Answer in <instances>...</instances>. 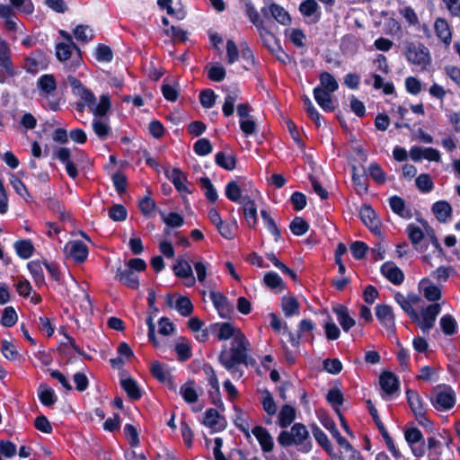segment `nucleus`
Listing matches in <instances>:
<instances>
[{
	"label": "nucleus",
	"instance_id": "1",
	"mask_svg": "<svg viewBox=\"0 0 460 460\" xmlns=\"http://www.w3.org/2000/svg\"><path fill=\"white\" fill-rule=\"evenodd\" d=\"M249 349V341L241 332H237L231 342L230 349L227 350L225 348L221 351L218 360L226 369L234 374L237 370V365H248L250 361L252 362V358L248 356Z\"/></svg>",
	"mask_w": 460,
	"mask_h": 460
},
{
	"label": "nucleus",
	"instance_id": "2",
	"mask_svg": "<svg viewBox=\"0 0 460 460\" xmlns=\"http://www.w3.org/2000/svg\"><path fill=\"white\" fill-rule=\"evenodd\" d=\"M277 440L284 447L296 446L299 451L305 453L312 449L309 431L302 423H295L289 430H282L279 434Z\"/></svg>",
	"mask_w": 460,
	"mask_h": 460
},
{
	"label": "nucleus",
	"instance_id": "3",
	"mask_svg": "<svg viewBox=\"0 0 460 460\" xmlns=\"http://www.w3.org/2000/svg\"><path fill=\"white\" fill-rule=\"evenodd\" d=\"M56 56L64 64L66 72H74L82 64L80 49L75 50L74 46L67 43L56 45Z\"/></svg>",
	"mask_w": 460,
	"mask_h": 460
},
{
	"label": "nucleus",
	"instance_id": "4",
	"mask_svg": "<svg viewBox=\"0 0 460 460\" xmlns=\"http://www.w3.org/2000/svg\"><path fill=\"white\" fill-rule=\"evenodd\" d=\"M432 405L438 411H448L456 402V394L449 385H437L433 389Z\"/></svg>",
	"mask_w": 460,
	"mask_h": 460
},
{
	"label": "nucleus",
	"instance_id": "5",
	"mask_svg": "<svg viewBox=\"0 0 460 460\" xmlns=\"http://www.w3.org/2000/svg\"><path fill=\"white\" fill-rule=\"evenodd\" d=\"M405 56L410 63L425 66L429 63V49L422 44L410 42L406 46Z\"/></svg>",
	"mask_w": 460,
	"mask_h": 460
},
{
	"label": "nucleus",
	"instance_id": "6",
	"mask_svg": "<svg viewBox=\"0 0 460 460\" xmlns=\"http://www.w3.org/2000/svg\"><path fill=\"white\" fill-rule=\"evenodd\" d=\"M404 438L415 456L421 457L425 455L426 449L423 436L419 429L415 427L406 429Z\"/></svg>",
	"mask_w": 460,
	"mask_h": 460
},
{
	"label": "nucleus",
	"instance_id": "7",
	"mask_svg": "<svg viewBox=\"0 0 460 460\" xmlns=\"http://www.w3.org/2000/svg\"><path fill=\"white\" fill-rule=\"evenodd\" d=\"M441 306L438 303H433L422 309L420 320L415 321L423 332H429L434 326L437 316L440 314Z\"/></svg>",
	"mask_w": 460,
	"mask_h": 460
},
{
	"label": "nucleus",
	"instance_id": "8",
	"mask_svg": "<svg viewBox=\"0 0 460 460\" xmlns=\"http://www.w3.org/2000/svg\"><path fill=\"white\" fill-rule=\"evenodd\" d=\"M66 254L78 263L84 262L88 256V248L82 241L67 243L64 248Z\"/></svg>",
	"mask_w": 460,
	"mask_h": 460
},
{
	"label": "nucleus",
	"instance_id": "9",
	"mask_svg": "<svg viewBox=\"0 0 460 460\" xmlns=\"http://www.w3.org/2000/svg\"><path fill=\"white\" fill-rule=\"evenodd\" d=\"M203 424L211 429L214 432H218L226 429V420L217 410L208 409L205 412Z\"/></svg>",
	"mask_w": 460,
	"mask_h": 460
},
{
	"label": "nucleus",
	"instance_id": "10",
	"mask_svg": "<svg viewBox=\"0 0 460 460\" xmlns=\"http://www.w3.org/2000/svg\"><path fill=\"white\" fill-rule=\"evenodd\" d=\"M209 297L222 318H229L233 312V305L226 296L219 292L211 291Z\"/></svg>",
	"mask_w": 460,
	"mask_h": 460
},
{
	"label": "nucleus",
	"instance_id": "11",
	"mask_svg": "<svg viewBox=\"0 0 460 460\" xmlns=\"http://www.w3.org/2000/svg\"><path fill=\"white\" fill-rule=\"evenodd\" d=\"M376 316L378 321L390 331H394L395 319L393 309L388 305H377L376 306Z\"/></svg>",
	"mask_w": 460,
	"mask_h": 460
},
{
	"label": "nucleus",
	"instance_id": "12",
	"mask_svg": "<svg viewBox=\"0 0 460 460\" xmlns=\"http://www.w3.org/2000/svg\"><path fill=\"white\" fill-rule=\"evenodd\" d=\"M243 206V215L250 227H255L257 224V208L254 200L249 195H244L240 200Z\"/></svg>",
	"mask_w": 460,
	"mask_h": 460
},
{
	"label": "nucleus",
	"instance_id": "13",
	"mask_svg": "<svg viewBox=\"0 0 460 460\" xmlns=\"http://www.w3.org/2000/svg\"><path fill=\"white\" fill-rule=\"evenodd\" d=\"M115 278L131 289H137L139 287L138 275L126 266L117 269Z\"/></svg>",
	"mask_w": 460,
	"mask_h": 460
},
{
	"label": "nucleus",
	"instance_id": "14",
	"mask_svg": "<svg viewBox=\"0 0 460 460\" xmlns=\"http://www.w3.org/2000/svg\"><path fill=\"white\" fill-rule=\"evenodd\" d=\"M252 433L257 438L263 452L270 453L273 450V438L265 428L261 426H256L252 429Z\"/></svg>",
	"mask_w": 460,
	"mask_h": 460
},
{
	"label": "nucleus",
	"instance_id": "15",
	"mask_svg": "<svg viewBox=\"0 0 460 460\" xmlns=\"http://www.w3.org/2000/svg\"><path fill=\"white\" fill-rule=\"evenodd\" d=\"M173 271L177 277L186 279L185 285L187 287H192L195 284L192 268L187 261L182 259L177 260L176 264L173 266Z\"/></svg>",
	"mask_w": 460,
	"mask_h": 460
},
{
	"label": "nucleus",
	"instance_id": "16",
	"mask_svg": "<svg viewBox=\"0 0 460 460\" xmlns=\"http://www.w3.org/2000/svg\"><path fill=\"white\" fill-rule=\"evenodd\" d=\"M299 12L310 18L312 23H317L321 19L320 6L315 0L303 1L299 5Z\"/></svg>",
	"mask_w": 460,
	"mask_h": 460
},
{
	"label": "nucleus",
	"instance_id": "17",
	"mask_svg": "<svg viewBox=\"0 0 460 460\" xmlns=\"http://www.w3.org/2000/svg\"><path fill=\"white\" fill-rule=\"evenodd\" d=\"M379 384L382 390L387 394L392 395L399 389V380L396 376L389 371H384L379 376Z\"/></svg>",
	"mask_w": 460,
	"mask_h": 460
},
{
	"label": "nucleus",
	"instance_id": "18",
	"mask_svg": "<svg viewBox=\"0 0 460 460\" xmlns=\"http://www.w3.org/2000/svg\"><path fill=\"white\" fill-rule=\"evenodd\" d=\"M165 173L181 195L191 193L190 190L185 185L187 175L183 172L178 168H173L171 172H166Z\"/></svg>",
	"mask_w": 460,
	"mask_h": 460
},
{
	"label": "nucleus",
	"instance_id": "19",
	"mask_svg": "<svg viewBox=\"0 0 460 460\" xmlns=\"http://www.w3.org/2000/svg\"><path fill=\"white\" fill-rule=\"evenodd\" d=\"M360 217L363 223L374 233H379L380 221L375 210L369 206H364L360 209Z\"/></svg>",
	"mask_w": 460,
	"mask_h": 460
},
{
	"label": "nucleus",
	"instance_id": "20",
	"mask_svg": "<svg viewBox=\"0 0 460 460\" xmlns=\"http://www.w3.org/2000/svg\"><path fill=\"white\" fill-rule=\"evenodd\" d=\"M37 86L40 89V95L49 98L57 89V82L53 75H43L39 77Z\"/></svg>",
	"mask_w": 460,
	"mask_h": 460
},
{
	"label": "nucleus",
	"instance_id": "21",
	"mask_svg": "<svg viewBox=\"0 0 460 460\" xmlns=\"http://www.w3.org/2000/svg\"><path fill=\"white\" fill-rule=\"evenodd\" d=\"M382 274L394 285H400L404 280L403 272L393 262H385L381 267Z\"/></svg>",
	"mask_w": 460,
	"mask_h": 460
},
{
	"label": "nucleus",
	"instance_id": "22",
	"mask_svg": "<svg viewBox=\"0 0 460 460\" xmlns=\"http://www.w3.org/2000/svg\"><path fill=\"white\" fill-rule=\"evenodd\" d=\"M314 97L323 111H332L334 110L332 93L327 92L323 87H315L314 89Z\"/></svg>",
	"mask_w": 460,
	"mask_h": 460
},
{
	"label": "nucleus",
	"instance_id": "23",
	"mask_svg": "<svg viewBox=\"0 0 460 460\" xmlns=\"http://www.w3.org/2000/svg\"><path fill=\"white\" fill-rule=\"evenodd\" d=\"M337 320L344 332H349L356 324V321L349 314V310L342 305L333 307Z\"/></svg>",
	"mask_w": 460,
	"mask_h": 460
},
{
	"label": "nucleus",
	"instance_id": "24",
	"mask_svg": "<svg viewBox=\"0 0 460 460\" xmlns=\"http://www.w3.org/2000/svg\"><path fill=\"white\" fill-rule=\"evenodd\" d=\"M419 288L429 301L436 302L441 297L440 288L433 285L428 279H423L420 281Z\"/></svg>",
	"mask_w": 460,
	"mask_h": 460
},
{
	"label": "nucleus",
	"instance_id": "25",
	"mask_svg": "<svg viewBox=\"0 0 460 460\" xmlns=\"http://www.w3.org/2000/svg\"><path fill=\"white\" fill-rule=\"evenodd\" d=\"M432 211L439 222H447L452 214V208L447 201L441 200L432 206Z\"/></svg>",
	"mask_w": 460,
	"mask_h": 460
},
{
	"label": "nucleus",
	"instance_id": "26",
	"mask_svg": "<svg viewBox=\"0 0 460 460\" xmlns=\"http://www.w3.org/2000/svg\"><path fill=\"white\" fill-rule=\"evenodd\" d=\"M407 400L411 411L414 412L416 418L424 419V409L422 407L421 400L417 392L408 390L406 392Z\"/></svg>",
	"mask_w": 460,
	"mask_h": 460
},
{
	"label": "nucleus",
	"instance_id": "27",
	"mask_svg": "<svg viewBox=\"0 0 460 460\" xmlns=\"http://www.w3.org/2000/svg\"><path fill=\"white\" fill-rule=\"evenodd\" d=\"M270 15L280 24L288 25L291 22L289 13L280 5L270 3L269 4Z\"/></svg>",
	"mask_w": 460,
	"mask_h": 460
},
{
	"label": "nucleus",
	"instance_id": "28",
	"mask_svg": "<svg viewBox=\"0 0 460 460\" xmlns=\"http://www.w3.org/2000/svg\"><path fill=\"white\" fill-rule=\"evenodd\" d=\"M0 67H3L10 76L15 74L10 59V49L5 42H0Z\"/></svg>",
	"mask_w": 460,
	"mask_h": 460
},
{
	"label": "nucleus",
	"instance_id": "29",
	"mask_svg": "<svg viewBox=\"0 0 460 460\" xmlns=\"http://www.w3.org/2000/svg\"><path fill=\"white\" fill-rule=\"evenodd\" d=\"M258 31H260V36L263 45L269 49L270 53H275L276 51L279 50V42L271 32L267 31L264 27L263 29Z\"/></svg>",
	"mask_w": 460,
	"mask_h": 460
},
{
	"label": "nucleus",
	"instance_id": "30",
	"mask_svg": "<svg viewBox=\"0 0 460 460\" xmlns=\"http://www.w3.org/2000/svg\"><path fill=\"white\" fill-rule=\"evenodd\" d=\"M120 385L132 400H138L141 397L140 388L133 378H121Z\"/></svg>",
	"mask_w": 460,
	"mask_h": 460
},
{
	"label": "nucleus",
	"instance_id": "31",
	"mask_svg": "<svg viewBox=\"0 0 460 460\" xmlns=\"http://www.w3.org/2000/svg\"><path fill=\"white\" fill-rule=\"evenodd\" d=\"M435 31L437 36L447 45L451 41V31L446 20L438 18L435 22Z\"/></svg>",
	"mask_w": 460,
	"mask_h": 460
},
{
	"label": "nucleus",
	"instance_id": "32",
	"mask_svg": "<svg viewBox=\"0 0 460 460\" xmlns=\"http://www.w3.org/2000/svg\"><path fill=\"white\" fill-rule=\"evenodd\" d=\"M295 418H296L295 409L292 406L286 404L281 408V410L279 413V417H278L279 425L281 428H287L293 422Z\"/></svg>",
	"mask_w": 460,
	"mask_h": 460
},
{
	"label": "nucleus",
	"instance_id": "33",
	"mask_svg": "<svg viewBox=\"0 0 460 460\" xmlns=\"http://www.w3.org/2000/svg\"><path fill=\"white\" fill-rule=\"evenodd\" d=\"M281 307L286 317H291L299 314V303L294 296H284Z\"/></svg>",
	"mask_w": 460,
	"mask_h": 460
},
{
	"label": "nucleus",
	"instance_id": "34",
	"mask_svg": "<svg viewBox=\"0 0 460 460\" xmlns=\"http://www.w3.org/2000/svg\"><path fill=\"white\" fill-rule=\"evenodd\" d=\"M39 399L45 406H50L57 401V396L54 390L48 386L46 384H41L38 390Z\"/></svg>",
	"mask_w": 460,
	"mask_h": 460
},
{
	"label": "nucleus",
	"instance_id": "35",
	"mask_svg": "<svg viewBox=\"0 0 460 460\" xmlns=\"http://www.w3.org/2000/svg\"><path fill=\"white\" fill-rule=\"evenodd\" d=\"M394 300L402 309L411 318L412 321H419L420 314L413 309V305L405 298L402 293L397 292L394 295Z\"/></svg>",
	"mask_w": 460,
	"mask_h": 460
},
{
	"label": "nucleus",
	"instance_id": "36",
	"mask_svg": "<svg viewBox=\"0 0 460 460\" xmlns=\"http://www.w3.org/2000/svg\"><path fill=\"white\" fill-rule=\"evenodd\" d=\"M320 84L317 87H323L330 93H334L339 88V84L335 77L329 72H322L319 75Z\"/></svg>",
	"mask_w": 460,
	"mask_h": 460
},
{
	"label": "nucleus",
	"instance_id": "37",
	"mask_svg": "<svg viewBox=\"0 0 460 460\" xmlns=\"http://www.w3.org/2000/svg\"><path fill=\"white\" fill-rule=\"evenodd\" d=\"M244 190L245 189L239 186L235 181H231L226 184L225 193L229 200L240 203V200H242V198L244 196L242 195Z\"/></svg>",
	"mask_w": 460,
	"mask_h": 460
},
{
	"label": "nucleus",
	"instance_id": "38",
	"mask_svg": "<svg viewBox=\"0 0 460 460\" xmlns=\"http://www.w3.org/2000/svg\"><path fill=\"white\" fill-rule=\"evenodd\" d=\"M180 394L182 396L187 403H193L197 402L199 394L194 388V382L189 381L180 387Z\"/></svg>",
	"mask_w": 460,
	"mask_h": 460
},
{
	"label": "nucleus",
	"instance_id": "39",
	"mask_svg": "<svg viewBox=\"0 0 460 460\" xmlns=\"http://www.w3.org/2000/svg\"><path fill=\"white\" fill-rule=\"evenodd\" d=\"M216 164L227 170L233 171L236 165V159L234 155H228L225 152H218L215 156Z\"/></svg>",
	"mask_w": 460,
	"mask_h": 460
},
{
	"label": "nucleus",
	"instance_id": "40",
	"mask_svg": "<svg viewBox=\"0 0 460 460\" xmlns=\"http://www.w3.org/2000/svg\"><path fill=\"white\" fill-rule=\"evenodd\" d=\"M312 433L317 443L327 452L331 453L332 444L326 434L315 424L311 426Z\"/></svg>",
	"mask_w": 460,
	"mask_h": 460
},
{
	"label": "nucleus",
	"instance_id": "41",
	"mask_svg": "<svg viewBox=\"0 0 460 460\" xmlns=\"http://www.w3.org/2000/svg\"><path fill=\"white\" fill-rule=\"evenodd\" d=\"M442 332L446 335H454L457 331V323L451 314H445L439 322Z\"/></svg>",
	"mask_w": 460,
	"mask_h": 460
},
{
	"label": "nucleus",
	"instance_id": "42",
	"mask_svg": "<svg viewBox=\"0 0 460 460\" xmlns=\"http://www.w3.org/2000/svg\"><path fill=\"white\" fill-rule=\"evenodd\" d=\"M17 254L22 259H28L32 255L34 247L30 240H21L14 243Z\"/></svg>",
	"mask_w": 460,
	"mask_h": 460
},
{
	"label": "nucleus",
	"instance_id": "43",
	"mask_svg": "<svg viewBox=\"0 0 460 460\" xmlns=\"http://www.w3.org/2000/svg\"><path fill=\"white\" fill-rule=\"evenodd\" d=\"M111 108V101L108 95H102L100 98V102H97L93 104L92 109L90 110L93 114L97 117L104 116L107 111Z\"/></svg>",
	"mask_w": 460,
	"mask_h": 460
},
{
	"label": "nucleus",
	"instance_id": "44",
	"mask_svg": "<svg viewBox=\"0 0 460 460\" xmlns=\"http://www.w3.org/2000/svg\"><path fill=\"white\" fill-rule=\"evenodd\" d=\"M245 13L248 16L250 22L255 25L258 30L263 29V22L261 21L259 13L256 11L250 0L245 2Z\"/></svg>",
	"mask_w": 460,
	"mask_h": 460
},
{
	"label": "nucleus",
	"instance_id": "45",
	"mask_svg": "<svg viewBox=\"0 0 460 460\" xmlns=\"http://www.w3.org/2000/svg\"><path fill=\"white\" fill-rule=\"evenodd\" d=\"M75 38L83 43H87L93 38V32L87 25H77L74 30Z\"/></svg>",
	"mask_w": 460,
	"mask_h": 460
},
{
	"label": "nucleus",
	"instance_id": "46",
	"mask_svg": "<svg viewBox=\"0 0 460 460\" xmlns=\"http://www.w3.org/2000/svg\"><path fill=\"white\" fill-rule=\"evenodd\" d=\"M31 274L33 277V279L38 286H42L45 282L44 274L42 270V267L40 261H30L27 265Z\"/></svg>",
	"mask_w": 460,
	"mask_h": 460
},
{
	"label": "nucleus",
	"instance_id": "47",
	"mask_svg": "<svg viewBox=\"0 0 460 460\" xmlns=\"http://www.w3.org/2000/svg\"><path fill=\"white\" fill-rule=\"evenodd\" d=\"M389 204L392 208V210L400 215L402 217H410L411 214L409 211H405V202L404 200L398 197V196H393L389 199Z\"/></svg>",
	"mask_w": 460,
	"mask_h": 460
},
{
	"label": "nucleus",
	"instance_id": "48",
	"mask_svg": "<svg viewBox=\"0 0 460 460\" xmlns=\"http://www.w3.org/2000/svg\"><path fill=\"white\" fill-rule=\"evenodd\" d=\"M238 99V93L236 91L229 92L226 98L222 107L223 113L226 117H229L234 113V103Z\"/></svg>",
	"mask_w": 460,
	"mask_h": 460
},
{
	"label": "nucleus",
	"instance_id": "49",
	"mask_svg": "<svg viewBox=\"0 0 460 460\" xmlns=\"http://www.w3.org/2000/svg\"><path fill=\"white\" fill-rule=\"evenodd\" d=\"M93 129L101 139H105L111 134V127L103 122L102 119L95 118L93 121Z\"/></svg>",
	"mask_w": 460,
	"mask_h": 460
},
{
	"label": "nucleus",
	"instance_id": "50",
	"mask_svg": "<svg viewBox=\"0 0 460 460\" xmlns=\"http://www.w3.org/2000/svg\"><path fill=\"white\" fill-rule=\"evenodd\" d=\"M289 228L295 235L299 236L305 234L308 231L309 225L302 217H296L290 223Z\"/></svg>",
	"mask_w": 460,
	"mask_h": 460
},
{
	"label": "nucleus",
	"instance_id": "51",
	"mask_svg": "<svg viewBox=\"0 0 460 460\" xmlns=\"http://www.w3.org/2000/svg\"><path fill=\"white\" fill-rule=\"evenodd\" d=\"M163 221L170 227H180L183 225V217L176 212H171L166 215L164 211H160Z\"/></svg>",
	"mask_w": 460,
	"mask_h": 460
},
{
	"label": "nucleus",
	"instance_id": "52",
	"mask_svg": "<svg viewBox=\"0 0 460 460\" xmlns=\"http://www.w3.org/2000/svg\"><path fill=\"white\" fill-rule=\"evenodd\" d=\"M407 234L409 236V239L411 240V243L415 246V248L418 250V245L420 244V241L424 238V233L420 229V227L411 224L407 226Z\"/></svg>",
	"mask_w": 460,
	"mask_h": 460
},
{
	"label": "nucleus",
	"instance_id": "53",
	"mask_svg": "<svg viewBox=\"0 0 460 460\" xmlns=\"http://www.w3.org/2000/svg\"><path fill=\"white\" fill-rule=\"evenodd\" d=\"M200 185L201 188L205 190L206 198L211 202H216L218 195L210 180L208 177L201 178Z\"/></svg>",
	"mask_w": 460,
	"mask_h": 460
},
{
	"label": "nucleus",
	"instance_id": "54",
	"mask_svg": "<svg viewBox=\"0 0 460 460\" xmlns=\"http://www.w3.org/2000/svg\"><path fill=\"white\" fill-rule=\"evenodd\" d=\"M17 314L13 306H7L4 309L1 324L5 327H12L17 322Z\"/></svg>",
	"mask_w": 460,
	"mask_h": 460
},
{
	"label": "nucleus",
	"instance_id": "55",
	"mask_svg": "<svg viewBox=\"0 0 460 460\" xmlns=\"http://www.w3.org/2000/svg\"><path fill=\"white\" fill-rule=\"evenodd\" d=\"M264 283L271 289L279 288L283 290L285 288L282 279L275 272H268L264 276Z\"/></svg>",
	"mask_w": 460,
	"mask_h": 460
},
{
	"label": "nucleus",
	"instance_id": "56",
	"mask_svg": "<svg viewBox=\"0 0 460 460\" xmlns=\"http://www.w3.org/2000/svg\"><path fill=\"white\" fill-rule=\"evenodd\" d=\"M327 340L335 341L340 337L341 331L337 324L328 316V321L323 325Z\"/></svg>",
	"mask_w": 460,
	"mask_h": 460
},
{
	"label": "nucleus",
	"instance_id": "57",
	"mask_svg": "<svg viewBox=\"0 0 460 460\" xmlns=\"http://www.w3.org/2000/svg\"><path fill=\"white\" fill-rule=\"evenodd\" d=\"M428 448L429 450V460H439L441 455V442L435 438L431 437L428 438Z\"/></svg>",
	"mask_w": 460,
	"mask_h": 460
},
{
	"label": "nucleus",
	"instance_id": "58",
	"mask_svg": "<svg viewBox=\"0 0 460 460\" xmlns=\"http://www.w3.org/2000/svg\"><path fill=\"white\" fill-rule=\"evenodd\" d=\"M175 307L178 310V312L183 316L190 315L193 310L191 301L186 296H180L176 301Z\"/></svg>",
	"mask_w": 460,
	"mask_h": 460
},
{
	"label": "nucleus",
	"instance_id": "59",
	"mask_svg": "<svg viewBox=\"0 0 460 460\" xmlns=\"http://www.w3.org/2000/svg\"><path fill=\"white\" fill-rule=\"evenodd\" d=\"M352 181L356 186V190L359 194L366 193L367 191V179L365 174H358L356 172V167H353Z\"/></svg>",
	"mask_w": 460,
	"mask_h": 460
},
{
	"label": "nucleus",
	"instance_id": "60",
	"mask_svg": "<svg viewBox=\"0 0 460 460\" xmlns=\"http://www.w3.org/2000/svg\"><path fill=\"white\" fill-rule=\"evenodd\" d=\"M416 186L422 192H429L433 189V181L428 173H422L416 178Z\"/></svg>",
	"mask_w": 460,
	"mask_h": 460
},
{
	"label": "nucleus",
	"instance_id": "61",
	"mask_svg": "<svg viewBox=\"0 0 460 460\" xmlns=\"http://www.w3.org/2000/svg\"><path fill=\"white\" fill-rule=\"evenodd\" d=\"M128 212L123 205L115 204L109 209V217L113 221H124Z\"/></svg>",
	"mask_w": 460,
	"mask_h": 460
},
{
	"label": "nucleus",
	"instance_id": "62",
	"mask_svg": "<svg viewBox=\"0 0 460 460\" xmlns=\"http://www.w3.org/2000/svg\"><path fill=\"white\" fill-rule=\"evenodd\" d=\"M237 332H240L239 330H236L231 323H224L221 324L219 328V332L217 334V338L220 341H226L230 339L231 337H234V335L237 333Z\"/></svg>",
	"mask_w": 460,
	"mask_h": 460
},
{
	"label": "nucleus",
	"instance_id": "63",
	"mask_svg": "<svg viewBox=\"0 0 460 460\" xmlns=\"http://www.w3.org/2000/svg\"><path fill=\"white\" fill-rule=\"evenodd\" d=\"M195 153L199 155H207L212 152V145L207 138L199 139L193 146Z\"/></svg>",
	"mask_w": 460,
	"mask_h": 460
},
{
	"label": "nucleus",
	"instance_id": "64",
	"mask_svg": "<svg viewBox=\"0 0 460 460\" xmlns=\"http://www.w3.org/2000/svg\"><path fill=\"white\" fill-rule=\"evenodd\" d=\"M216 94L211 89H206L199 93L200 104L204 108H211L216 102Z\"/></svg>",
	"mask_w": 460,
	"mask_h": 460
}]
</instances>
